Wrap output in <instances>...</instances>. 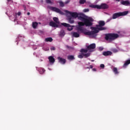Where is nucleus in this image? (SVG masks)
Listing matches in <instances>:
<instances>
[{
  "instance_id": "473e14b6",
  "label": "nucleus",
  "mask_w": 130,
  "mask_h": 130,
  "mask_svg": "<svg viewBox=\"0 0 130 130\" xmlns=\"http://www.w3.org/2000/svg\"><path fill=\"white\" fill-rule=\"evenodd\" d=\"M8 1V2H10V1H11V0H7Z\"/></svg>"
},
{
  "instance_id": "a878e982",
  "label": "nucleus",
  "mask_w": 130,
  "mask_h": 130,
  "mask_svg": "<svg viewBox=\"0 0 130 130\" xmlns=\"http://www.w3.org/2000/svg\"><path fill=\"white\" fill-rule=\"evenodd\" d=\"M55 48H54V47H52L51 48V50H55Z\"/></svg>"
},
{
  "instance_id": "cd10ccee",
  "label": "nucleus",
  "mask_w": 130,
  "mask_h": 130,
  "mask_svg": "<svg viewBox=\"0 0 130 130\" xmlns=\"http://www.w3.org/2000/svg\"><path fill=\"white\" fill-rule=\"evenodd\" d=\"M17 15H18V16H20V15H21V12H18V13H17Z\"/></svg>"
},
{
  "instance_id": "423d86ee",
  "label": "nucleus",
  "mask_w": 130,
  "mask_h": 130,
  "mask_svg": "<svg viewBox=\"0 0 130 130\" xmlns=\"http://www.w3.org/2000/svg\"><path fill=\"white\" fill-rule=\"evenodd\" d=\"M128 14V11H124L123 12H118L113 15V19H116L121 16H126Z\"/></svg>"
},
{
  "instance_id": "aec40b11",
  "label": "nucleus",
  "mask_w": 130,
  "mask_h": 130,
  "mask_svg": "<svg viewBox=\"0 0 130 130\" xmlns=\"http://www.w3.org/2000/svg\"><path fill=\"white\" fill-rule=\"evenodd\" d=\"M45 41H47V42H51V41H52V38H46L45 39Z\"/></svg>"
},
{
  "instance_id": "9d476101",
  "label": "nucleus",
  "mask_w": 130,
  "mask_h": 130,
  "mask_svg": "<svg viewBox=\"0 0 130 130\" xmlns=\"http://www.w3.org/2000/svg\"><path fill=\"white\" fill-rule=\"evenodd\" d=\"M121 5H123L124 6H129L130 3L128 1H122L121 2Z\"/></svg>"
},
{
  "instance_id": "6e6552de",
  "label": "nucleus",
  "mask_w": 130,
  "mask_h": 130,
  "mask_svg": "<svg viewBox=\"0 0 130 130\" xmlns=\"http://www.w3.org/2000/svg\"><path fill=\"white\" fill-rule=\"evenodd\" d=\"M73 37H75L76 38H78V37H80V34L77 32H72L71 33Z\"/></svg>"
},
{
  "instance_id": "a211bd4d",
  "label": "nucleus",
  "mask_w": 130,
  "mask_h": 130,
  "mask_svg": "<svg viewBox=\"0 0 130 130\" xmlns=\"http://www.w3.org/2000/svg\"><path fill=\"white\" fill-rule=\"evenodd\" d=\"M113 72L115 75H117V74H118V72H117V69L116 68H114L113 69Z\"/></svg>"
},
{
  "instance_id": "393cba45",
  "label": "nucleus",
  "mask_w": 130,
  "mask_h": 130,
  "mask_svg": "<svg viewBox=\"0 0 130 130\" xmlns=\"http://www.w3.org/2000/svg\"><path fill=\"white\" fill-rule=\"evenodd\" d=\"M104 67H105V66L103 64H102L100 65V67L102 68L103 69H104Z\"/></svg>"
},
{
  "instance_id": "20e7f679",
  "label": "nucleus",
  "mask_w": 130,
  "mask_h": 130,
  "mask_svg": "<svg viewBox=\"0 0 130 130\" xmlns=\"http://www.w3.org/2000/svg\"><path fill=\"white\" fill-rule=\"evenodd\" d=\"M90 8H93V9H98V10H100L101 9H108V6L105 4H102L101 5H89Z\"/></svg>"
},
{
  "instance_id": "4be33fe9",
  "label": "nucleus",
  "mask_w": 130,
  "mask_h": 130,
  "mask_svg": "<svg viewBox=\"0 0 130 130\" xmlns=\"http://www.w3.org/2000/svg\"><path fill=\"white\" fill-rule=\"evenodd\" d=\"M83 12L84 13H87V12H89V9H85L83 10Z\"/></svg>"
},
{
  "instance_id": "bb28decb",
  "label": "nucleus",
  "mask_w": 130,
  "mask_h": 130,
  "mask_svg": "<svg viewBox=\"0 0 130 130\" xmlns=\"http://www.w3.org/2000/svg\"><path fill=\"white\" fill-rule=\"evenodd\" d=\"M44 49L45 50H46V51H47V50H49V48L48 47V48H47V49H45V48H44Z\"/></svg>"
},
{
  "instance_id": "ddd939ff",
  "label": "nucleus",
  "mask_w": 130,
  "mask_h": 130,
  "mask_svg": "<svg viewBox=\"0 0 130 130\" xmlns=\"http://www.w3.org/2000/svg\"><path fill=\"white\" fill-rule=\"evenodd\" d=\"M48 59L50 61V63H54V61H55V60H54V58L52 56H49L48 57Z\"/></svg>"
},
{
  "instance_id": "39448f33",
  "label": "nucleus",
  "mask_w": 130,
  "mask_h": 130,
  "mask_svg": "<svg viewBox=\"0 0 130 130\" xmlns=\"http://www.w3.org/2000/svg\"><path fill=\"white\" fill-rule=\"evenodd\" d=\"M53 19L54 22H56V23H54L53 21L50 22V25L52 26V27H59V26L61 25V23H59V21H58V18H57V17H54Z\"/></svg>"
},
{
  "instance_id": "2f4dec72",
  "label": "nucleus",
  "mask_w": 130,
  "mask_h": 130,
  "mask_svg": "<svg viewBox=\"0 0 130 130\" xmlns=\"http://www.w3.org/2000/svg\"><path fill=\"white\" fill-rule=\"evenodd\" d=\"M116 1H117V2H119V0H116Z\"/></svg>"
},
{
  "instance_id": "6ab92c4d",
  "label": "nucleus",
  "mask_w": 130,
  "mask_h": 130,
  "mask_svg": "<svg viewBox=\"0 0 130 130\" xmlns=\"http://www.w3.org/2000/svg\"><path fill=\"white\" fill-rule=\"evenodd\" d=\"M64 35H65L64 31L61 30V31L60 32V36H61V37H63Z\"/></svg>"
},
{
  "instance_id": "b1692460",
  "label": "nucleus",
  "mask_w": 130,
  "mask_h": 130,
  "mask_svg": "<svg viewBox=\"0 0 130 130\" xmlns=\"http://www.w3.org/2000/svg\"><path fill=\"white\" fill-rule=\"evenodd\" d=\"M99 50H100V51H102V50H103V47H100L99 48Z\"/></svg>"
},
{
  "instance_id": "f704fd0d",
  "label": "nucleus",
  "mask_w": 130,
  "mask_h": 130,
  "mask_svg": "<svg viewBox=\"0 0 130 130\" xmlns=\"http://www.w3.org/2000/svg\"><path fill=\"white\" fill-rule=\"evenodd\" d=\"M114 52H117V51H114Z\"/></svg>"
},
{
  "instance_id": "c85d7f7f",
  "label": "nucleus",
  "mask_w": 130,
  "mask_h": 130,
  "mask_svg": "<svg viewBox=\"0 0 130 130\" xmlns=\"http://www.w3.org/2000/svg\"><path fill=\"white\" fill-rule=\"evenodd\" d=\"M92 71H93V72H96V69H92Z\"/></svg>"
},
{
  "instance_id": "4468645a",
  "label": "nucleus",
  "mask_w": 130,
  "mask_h": 130,
  "mask_svg": "<svg viewBox=\"0 0 130 130\" xmlns=\"http://www.w3.org/2000/svg\"><path fill=\"white\" fill-rule=\"evenodd\" d=\"M130 63V60H127V61H126L123 65V68H126V67H127V66H128V64H129Z\"/></svg>"
},
{
  "instance_id": "9b49d317",
  "label": "nucleus",
  "mask_w": 130,
  "mask_h": 130,
  "mask_svg": "<svg viewBox=\"0 0 130 130\" xmlns=\"http://www.w3.org/2000/svg\"><path fill=\"white\" fill-rule=\"evenodd\" d=\"M58 60H59V62H60V63L64 64L66 63V59L61 58V57H58Z\"/></svg>"
},
{
  "instance_id": "c9c22d12",
  "label": "nucleus",
  "mask_w": 130,
  "mask_h": 130,
  "mask_svg": "<svg viewBox=\"0 0 130 130\" xmlns=\"http://www.w3.org/2000/svg\"><path fill=\"white\" fill-rule=\"evenodd\" d=\"M110 20H111V18L109 20V21H110Z\"/></svg>"
},
{
  "instance_id": "412c9836",
  "label": "nucleus",
  "mask_w": 130,
  "mask_h": 130,
  "mask_svg": "<svg viewBox=\"0 0 130 130\" xmlns=\"http://www.w3.org/2000/svg\"><path fill=\"white\" fill-rule=\"evenodd\" d=\"M86 3V0H80V4H83Z\"/></svg>"
},
{
  "instance_id": "7c9ffc66",
  "label": "nucleus",
  "mask_w": 130,
  "mask_h": 130,
  "mask_svg": "<svg viewBox=\"0 0 130 130\" xmlns=\"http://www.w3.org/2000/svg\"><path fill=\"white\" fill-rule=\"evenodd\" d=\"M27 15H30V13L28 12V13H27Z\"/></svg>"
},
{
  "instance_id": "72a5a7b5",
  "label": "nucleus",
  "mask_w": 130,
  "mask_h": 130,
  "mask_svg": "<svg viewBox=\"0 0 130 130\" xmlns=\"http://www.w3.org/2000/svg\"><path fill=\"white\" fill-rule=\"evenodd\" d=\"M91 61H94V60H92Z\"/></svg>"
},
{
  "instance_id": "0eeeda50",
  "label": "nucleus",
  "mask_w": 130,
  "mask_h": 130,
  "mask_svg": "<svg viewBox=\"0 0 130 130\" xmlns=\"http://www.w3.org/2000/svg\"><path fill=\"white\" fill-rule=\"evenodd\" d=\"M62 26H64V27H67L68 28V31H72L73 29V27H75V26H71L69 24L66 23H61Z\"/></svg>"
},
{
  "instance_id": "e433bc0d",
  "label": "nucleus",
  "mask_w": 130,
  "mask_h": 130,
  "mask_svg": "<svg viewBox=\"0 0 130 130\" xmlns=\"http://www.w3.org/2000/svg\"><path fill=\"white\" fill-rule=\"evenodd\" d=\"M14 21H16V19H14Z\"/></svg>"
},
{
  "instance_id": "f3484780",
  "label": "nucleus",
  "mask_w": 130,
  "mask_h": 130,
  "mask_svg": "<svg viewBox=\"0 0 130 130\" xmlns=\"http://www.w3.org/2000/svg\"><path fill=\"white\" fill-rule=\"evenodd\" d=\"M45 72V70L43 68H40L39 70L40 74H43Z\"/></svg>"
},
{
  "instance_id": "dca6fc26",
  "label": "nucleus",
  "mask_w": 130,
  "mask_h": 130,
  "mask_svg": "<svg viewBox=\"0 0 130 130\" xmlns=\"http://www.w3.org/2000/svg\"><path fill=\"white\" fill-rule=\"evenodd\" d=\"M68 59L69 60H73V59H75V57L73 55H70L68 57Z\"/></svg>"
},
{
  "instance_id": "7ed1b4c3",
  "label": "nucleus",
  "mask_w": 130,
  "mask_h": 130,
  "mask_svg": "<svg viewBox=\"0 0 130 130\" xmlns=\"http://www.w3.org/2000/svg\"><path fill=\"white\" fill-rule=\"evenodd\" d=\"M117 38H118V35L116 34H108L105 36V39L108 42H110V41H112V40H114Z\"/></svg>"
},
{
  "instance_id": "f8f14e48",
  "label": "nucleus",
  "mask_w": 130,
  "mask_h": 130,
  "mask_svg": "<svg viewBox=\"0 0 130 130\" xmlns=\"http://www.w3.org/2000/svg\"><path fill=\"white\" fill-rule=\"evenodd\" d=\"M103 55H105V56H107L108 55H111L112 54V53L109 51L104 52L103 53Z\"/></svg>"
},
{
  "instance_id": "1a4fd4ad",
  "label": "nucleus",
  "mask_w": 130,
  "mask_h": 130,
  "mask_svg": "<svg viewBox=\"0 0 130 130\" xmlns=\"http://www.w3.org/2000/svg\"><path fill=\"white\" fill-rule=\"evenodd\" d=\"M70 3V1L68 0L67 1H66L64 3H63L61 1H59V4L60 7H64V5H67V4H69Z\"/></svg>"
},
{
  "instance_id": "f03ea898",
  "label": "nucleus",
  "mask_w": 130,
  "mask_h": 130,
  "mask_svg": "<svg viewBox=\"0 0 130 130\" xmlns=\"http://www.w3.org/2000/svg\"><path fill=\"white\" fill-rule=\"evenodd\" d=\"M95 47H96V45L95 44H91L87 47V49H81L80 51L81 53L78 55L79 58L90 56V53L89 52H92Z\"/></svg>"
},
{
  "instance_id": "f257e3e1",
  "label": "nucleus",
  "mask_w": 130,
  "mask_h": 130,
  "mask_svg": "<svg viewBox=\"0 0 130 130\" xmlns=\"http://www.w3.org/2000/svg\"><path fill=\"white\" fill-rule=\"evenodd\" d=\"M51 10L60 15H67L69 16L68 20L70 24H74V23H75V20L74 19L78 18V20L82 21V22H78V25H77L76 27L78 31H79L81 33H83L85 35H88L89 36H91V37H95V36H96L95 34L98 33L99 31L106 30V27H103V26L105 25V22L103 21H100L99 22V25H96L95 27H91V31H87V29L83 27V26H85V25L86 27L92 26V22H93V18H92V17L85 16L84 14L82 13L71 12L68 10H65L62 12L58 8L55 7H51Z\"/></svg>"
},
{
  "instance_id": "c756f323",
  "label": "nucleus",
  "mask_w": 130,
  "mask_h": 130,
  "mask_svg": "<svg viewBox=\"0 0 130 130\" xmlns=\"http://www.w3.org/2000/svg\"><path fill=\"white\" fill-rule=\"evenodd\" d=\"M90 69H93V66L91 65V66H90Z\"/></svg>"
},
{
  "instance_id": "5701e85b",
  "label": "nucleus",
  "mask_w": 130,
  "mask_h": 130,
  "mask_svg": "<svg viewBox=\"0 0 130 130\" xmlns=\"http://www.w3.org/2000/svg\"><path fill=\"white\" fill-rule=\"evenodd\" d=\"M46 2L47 4H52L51 1H50V0H46Z\"/></svg>"
},
{
  "instance_id": "2eb2a0df",
  "label": "nucleus",
  "mask_w": 130,
  "mask_h": 130,
  "mask_svg": "<svg viewBox=\"0 0 130 130\" xmlns=\"http://www.w3.org/2000/svg\"><path fill=\"white\" fill-rule=\"evenodd\" d=\"M38 25V23L37 22H32V28H34V29H36Z\"/></svg>"
}]
</instances>
